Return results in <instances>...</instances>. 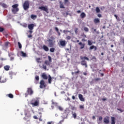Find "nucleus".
<instances>
[{
    "label": "nucleus",
    "mask_w": 124,
    "mask_h": 124,
    "mask_svg": "<svg viewBox=\"0 0 124 124\" xmlns=\"http://www.w3.org/2000/svg\"><path fill=\"white\" fill-rule=\"evenodd\" d=\"M33 28H34V24H31L28 25V29L30 31H32V30H33Z\"/></svg>",
    "instance_id": "13"
},
{
    "label": "nucleus",
    "mask_w": 124,
    "mask_h": 124,
    "mask_svg": "<svg viewBox=\"0 0 124 124\" xmlns=\"http://www.w3.org/2000/svg\"><path fill=\"white\" fill-rule=\"evenodd\" d=\"M7 96H8L10 98H13V97H14V96L12 93L7 94Z\"/></svg>",
    "instance_id": "29"
},
{
    "label": "nucleus",
    "mask_w": 124,
    "mask_h": 124,
    "mask_svg": "<svg viewBox=\"0 0 124 124\" xmlns=\"http://www.w3.org/2000/svg\"><path fill=\"white\" fill-rule=\"evenodd\" d=\"M72 99H73V100H74L75 99V96L73 95V96H72Z\"/></svg>",
    "instance_id": "63"
},
{
    "label": "nucleus",
    "mask_w": 124,
    "mask_h": 124,
    "mask_svg": "<svg viewBox=\"0 0 124 124\" xmlns=\"http://www.w3.org/2000/svg\"><path fill=\"white\" fill-rule=\"evenodd\" d=\"M66 39H67V40H70V39H71V37H70V36H67Z\"/></svg>",
    "instance_id": "45"
},
{
    "label": "nucleus",
    "mask_w": 124,
    "mask_h": 124,
    "mask_svg": "<svg viewBox=\"0 0 124 124\" xmlns=\"http://www.w3.org/2000/svg\"><path fill=\"white\" fill-rule=\"evenodd\" d=\"M80 17L81 18V19H84V18L86 17V14H85L84 12L82 13L80 15Z\"/></svg>",
    "instance_id": "20"
},
{
    "label": "nucleus",
    "mask_w": 124,
    "mask_h": 124,
    "mask_svg": "<svg viewBox=\"0 0 124 124\" xmlns=\"http://www.w3.org/2000/svg\"><path fill=\"white\" fill-rule=\"evenodd\" d=\"M1 5L2 6V7H4V8H6V7H7V5L4 3H1Z\"/></svg>",
    "instance_id": "34"
},
{
    "label": "nucleus",
    "mask_w": 124,
    "mask_h": 124,
    "mask_svg": "<svg viewBox=\"0 0 124 124\" xmlns=\"http://www.w3.org/2000/svg\"><path fill=\"white\" fill-rule=\"evenodd\" d=\"M101 79L100 78H96L94 79L95 82H97V81H100Z\"/></svg>",
    "instance_id": "43"
},
{
    "label": "nucleus",
    "mask_w": 124,
    "mask_h": 124,
    "mask_svg": "<svg viewBox=\"0 0 124 124\" xmlns=\"http://www.w3.org/2000/svg\"><path fill=\"white\" fill-rule=\"evenodd\" d=\"M19 6V4H15L14 5H13L12 6V7L13 8L12 9V12H13L14 14H16V12H18L19 11V9L18 8Z\"/></svg>",
    "instance_id": "2"
},
{
    "label": "nucleus",
    "mask_w": 124,
    "mask_h": 124,
    "mask_svg": "<svg viewBox=\"0 0 124 124\" xmlns=\"http://www.w3.org/2000/svg\"><path fill=\"white\" fill-rule=\"evenodd\" d=\"M58 109H59V110H60V111H63V108H62V107L61 106H58Z\"/></svg>",
    "instance_id": "38"
},
{
    "label": "nucleus",
    "mask_w": 124,
    "mask_h": 124,
    "mask_svg": "<svg viewBox=\"0 0 124 124\" xmlns=\"http://www.w3.org/2000/svg\"><path fill=\"white\" fill-rule=\"evenodd\" d=\"M40 60H41L40 58H37L36 62H39V61H40Z\"/></svg>",
    "instance_id": "58"
},
{
    "label": "nucleus",
    "mask_w": 124,
    "mask_h": 124,
    "mask_svg": "<svg viewBox=\"0 0 124 124\" xmlns=\"http://www.w3.org/2000/svg\"><path fill=\"white\" fill-rule=\"evenodd\" d=\"M39 9H41L42 11H45L46 13H49V11L48 9V7L47 6H40L39 7Z\"/></svg>",
    "instance_id": "5"
},
{
    "label": "nucleus",
    "mask_w": 124,
    "mask_h": 124,
    "mask_svg": "<svg viewBox=\"0 0 124 124\" xmlns=\"http://www.w3.org/2000/svg\"><path fill=\"white\" fill-rule=\"evenodd\" d=\"M48 62H52V57H51L50 56H48Z\"/></svg>",
    "instance_id": "39"
},
{
    "label": "nucleus",
    "mask_w": 124,
    "mask_h": 124,
    "mask_svg": "<svg viewBox=\"0 0 124 124\" xmlns=\"http://www.w3.org/2000/svg\"><path fill=\"white\" fill-rule=\"evenodd\" d=\"M28 32L30 33V34H31L32 33V30H30Z\"/></svg>",
    "instance_id": "61"
},
{
    "label": "nucleus",
    "mask_w": 124,
    "mask_h": 124,
    "mask_svg": "<svg viewBox=\"0 0 124 124\" xmlns=\"http://www.w3.org/2000/svg\"><path fill=\"white\" fill-rule=\"evenodd\" d=\"M117 110H118V111H120V112H121V113H123V112H124V110H123V109H121V108H117Z\"/></svg>",
    "instance_id": "49"
},
{
    "label": "nucleus",
    "mask_w": 124,
    "mask_h": 124,
    "mask_svg": "<svg viewBox=\"0 0 124 124\" xmlns=\"http://www.w3.org/2000/svg\"><path fill=\"white\" fill-rule=\"evenodd\" d=\"M35 79H36L37 81H39V77L38 76H35Z\"/></svg>",
    "instance_id": "46"
},
{
    "label": "nucleus",
    "mask_w": 124,
    "mask_h": 124,
    "mask_svg": "<svg viewBox=\"0 0 124 124\" xmlns=\"http://www.w3.org/2000/svg\"><path fill=\"white\" fill-rule=\"evenodd\" d=\"M39 104V102H38V101L36 100L34 103H32V107H34L35 106H38Z\"/></svg>",
    "instance_id": "14"
},
{
    "label": "nucleus",
    "mask_w": 124,
    "mask_h": 124,
    "mask_svg": "<svg viewBox=\"0 0 124 124\" xmlns=\"http://www.w3.org/2000/svg\"><path fill=\"white\" fill-rule=\"evenodd\" d=\"M43 68L45 69V70H46V69H47V67L45 65H43Z\"/></svg>",
    "instance_id": "47"
},
{
    "label": "nucleus",
    "mask_w": 124,
    "mask_h": 124,
    "mask_svg": "<svg viewBox=\"0 0 124 124\" xmlns=\"http://www.w3.org/2000/svg\"><path fill=\"white\" fill-rule=\"evenodd\" d=\"M52 104L53 105H55V106H58V104L55 102H52Z\"/></svg>",
    "instance_id": "48"
},
{
    "label": "nucleus",
    "mask_w": 124,
    "mask_h": 124,
    "mask_svg": "<svg viewBox=\"0 0 124 124\" xmlns=\"http://www.w3.org/2000/svg\"><path fill=\"white\" fill-rule=\"evenodd\" d=\"M96 11L97 13H99V12H100V9H99V8L98 7H97L96 8Z\"/></svg>",
    "instance_id": "40"
},
{
    "label": "nucleus",
    "mask_w": 124,
    "mask_h": 124,
    "mask_svg": "<svg viewBox=\"0 0 124 124\" xmlns=\"http://www.w3.org/2000/svg\"><path fill=\"white\" fill-rule=\"evenodd\" d=\"M79 108H80V109H84V105H80L79 106Z\"/></svg>",
    "instance_id": "50"
},
{
    "label": "nucleus",
    "mask_w": 124,
    "mask_h": 124,
    "mask_svg": "<svg viewBox=\"0 0 124 124\" xmlns=\"http://www.w3.org/2000/svg\"><path fill=\"white\" fill-rule=\"evenodd\" d=\"M9 75H10V76H13L14 75H16V74L13 72V71L9 72Z\"/></svg>",
    "instance_id": "27"
},
{
    "label": "nucleus",
    "mask_w": 124,
    "mask_h": 124,
    "mask_svg": "<svg viewBox=\"0 0 124 124\" xmlns=\"http://www.w3.org/2000/svg\"><path fill=\"white\" fill-rule=\"evenodd\" d=\"M81 41L82 42H86V41H87V40L85 39V38H83V39H82Z\"/></svg>",
    "instance_id": "54"
},
{
    "label": "nucleus",
    "mask_w": 124,
    "mask_h": 124,
    "mask_svg": "<svg viewBox=\"0 0 124 124\" xmlns=\"http://www.w3.org/2000/svg\"><path fill=\"white\" fill-rule=\"evenodd\" d=\"M5 46H8V43H7V42L5 43Z\"/></svg>",
    "instance_id": "64"
},
{
    "label": "nucleus",
    "mask_w": 124,
    "mask_h": 124,
    "mask_svg": "<svg viewBox=\"0 0 124 124\" xmlns=\"http://www.w3.org/2000/svg\"><path fill=\"white\" fill-rule=\"evenodd\" d=\"M36 101V100L34 99H32L31 101H30V104L31 105H32V103H34V102H35V101Z\"/></svg>",
    "instance_id": "36"
},
{
    "label": "nucleus",
    "mask_w": 124,
    "mask_h": 124,
    "mask_svg": "<svg viewBox=\"0 0 124 124\" xmlns=\"http://www.w3.org/2000/svg\"><path fill=\"white\" fill-rule=\"evenodd\" d=\"M37 17V16H36V15H31V18L33 19V20H35V19H36Z\"/></svg>",
    "instance_id": "28"
},
{
    "label": "nucleus",
    "mask_w": 124,
    "mask_h": 124,
    "mask_svg": "<svg viewBox=\"0 0 124 124\" xmlns=\"http://www.w3.org/2000/svg\"><path fill=\"white\" fill-rule=\"evenodd\" d=\"M21 54L22 57H27V54H26V53H24V51H21Z\"/></svg>",
    "instance_id": "35"
},
{
    "label": "nucleus",
    "mask_w": 124,
    "mask_h": 124,
    "mask_svg": "<svg viewBox=\"0 0 124 124\" xmlns=\"http://www.w3.org/2000/svg\"><path fill=\"white\" fill-rule=\"evenodd\" d=\"M81 60H82V61L80 63L81 65L84 66L85 67L87 68L88 67V65L87 64V62L86 61L83 60H86V61H89V58L87 57H80Z\"/></svg>",
    "instance_id": "1"
},
{
    "label": "nucleus",
    "mask_w": 124,
    "mask_h": 124,
    "mask_svg": "<svg viewBox=\"0 0 124 124\" xmlns=\"http://www.w3.org/2000/svg\"><path fill=\"white\" fill-rule=\"evenodd\" d=\"M42 77L43 78V79H44V80H47V79H48V77H47V75L45 73H43Z\"/></svg>",
    "instance_id": "15"
},
{
    "label": "nucleus",
    "mask_w": 124,
    "mask_h": 124,
    "mask_svg": "<svg viewBox=\"0 0 124 124\" xmlns=\"http://www.w3.org/2000/svg\"><path fill=\"white\" fill-rule=\"evenodd\" d=\"M60 44L62 47H65L66 45V42H65V40H60Z\"/></svg>",
    "instance_id": "9"
},
{
    "label": "nucleus",
    "mask_w": 124,
    "mask_h": 124,
    "mask_svg": "<svg viewBox=\"0 0 124 124\" xmlns=\"http://www.w3.org/2000/svg\"><path fill=\"white\" fill-rule=\"evenodd\" d=\"M23 8L24 10H27L30 8V3H29V1H25L23 5Z\"/></svg>",
    "instance_id": "3"
},
{
    "label": "nucleus",
    "mask_w": 124,
    "mask_h": 124,
    "mask_svg": "<svg viewBox=\"0 0 124 124\" xmlns=\"http://www.w3.org/2000/svg\"><path fill=\"white\" fill-rule=\"evenodd\" d=\"M84 31H85L88 32V31H89V28H88V27H85L84 28Z\"/></svg>",
    "instance_id": "44"
},
{
    "label": "nucleus",
    "mask_w": 124,
    "mask_h": 124,
    "mask_svg": "<svg viewBox=\"0 0 124 124\" xmlns=\"http://www.w3.org/2000/svg\"><path fill=\"white\" fill-rule=\"evenodd\" d=\"M98 17H99V18H101V17H102V16H101V14H99L97 15Z\"/></svg>",
    "instance_id": "59"
},
{
    "label": "nucleus",
    "mask_w": 124,
    "mask_h": 124,
    "mask_svg": "<svg viewBox=\"0 0 124 124\" xmlns=\"http://www.w3.org/2000/svg\"><path fill=\"white\" fill-rule=\"evenodd\" d=\"M48 42H49V47H54V44L55 43V41H53V40L48 39L47 40Z\"/></svg>",
    "instance_id": "6"
},
{
    "label": "nucleus",
    "mask_w": 124,
    "mask_h": 124,
    "mask_svg": "<svg viewBox=\"0 0 124 124\" xmlns=\"http://www.w3.org/2000/svg\"><path fill=\"white\" fill-rule=\"evenodd\" d=\"M4 31V29H3L1 27H0V32H2V31Z\"/></svg>",
    "instance_id": "51"
},
{
    "label": "nucleus",
    "mask_w": 124,
    "mask_h": 124,
    "mask_svg": "<svg viewBox=\"0 0 124 124\" xmlns=\"http://www.w3.org/2000/svg\"><path fill=\"white\" fill-rule=\"evenodd\" d=\"M10 68V66H9V65H6L4 67V69H5L6 71H8Z\"/></svg>",
    "instance_id": "24"
},
{
    "label": "nucleus",
    "mask_w": 124,
    "mask_h": 124,
    "mask_svg": "<svg viewBox=\"0 0 124 124\" xmlns=\"http://www.w3.org/2000/svg\"><path fill=\"white\" fill-rule=\"evenodd\" d=\"M55 30L57 31V32H59V28H58L57 27H55Z\"/></svg>",
    "instance_id": "55"
},
{
    "label": "nucleus",
    "mask_w": 124,
    "mask_h": 124,
    "mask_svg": "<svg viewBox=\"0 0 124 124\" xmlns=\"http://www.w3.org/2000/svg\"><path fill=\"white\" fill-rule=\"evenodd\" d=\"M114 17L116 18L117 20H119L120 19L119 17H118V16H117V15H114Z\"/></svg>",
    "instance_id": "56"
},
{
    "label": "nucleus",
    "mask_w": 124,
    "mask_h": 124,
    "mask_svg": "<svg viewBox=\"0 0 124 124\" xmlns=\"http://www.w3.org/2000/svg\"><path fill=\"white\" fill-rule=\"evenodd\" d=\"M94 24H98V23L100 22V20L98 18H95L93 20Z\"/></svg>",
    "instance_id": "21"
},
{
    "label": "nucleus",
    "mask_w": 124,
    "mask_h": 124,
    "mask_svg": "<svg viewBox=\"0 0 124 124\" xmlns=\"http://www.w3.org/2000/svg\"><path fill=\"white\" fill-rule=\"evenodd\" d=\"M38 115H39V118L40 122H42V119H41V117H42V114L41 112H38Z\"/></svg>",
    "instance_id": "25"
},
{
    "label": "nucleus",
    "mask_w": 124,
    "mask_h": 124,
    "mask_svg": "<svg viewBox=\"0 0 124 124\" xmlns=\"http://www.w3.org/2000/svg\"><path fill=\"white\" fill-rule=\"evenodd\" d=\"M49 51L51 53H54L55 52V48L52 47V48H50Z\"/></svg>",
    "instance_id": "37"
},
{
    "label": "nucleus",
    "mask_w": 124,
    "mask_h": 124,
    "mask_svg": "<svg viewBox=\"0 0 124 124\" xmlns=\"http://www.w3.org/2000/svg\"><path fill=\"white\" fill-rule=\"evenodd\" d=\"M47 86L45 81L43 80H41L40 82V89H44V88H46Z\"/></svg>",
    "instance_id": "4"
},
{
    "label": "nucleus",
    "mask_w": 124,
    "mask_h": 124,
    "mask_svg": "<svg viewBox=\"0 0 124 124\" xmlns=\"http://www.w3.org/2000/svg\"><path fill=\"white\" fill-rule=\"evenodd\" d=\"M93 62H97V60L96 59V58H95L94 56H93L91 59Z\"/></svg>",
    "instance_id": "30"
},
{
    "label": "nucleus",
    "mask_w": 124,
    "mask_h": 124,
    "mask_svg": "<svg viewBox=\"0 0 124 124\" xmlns=\"http://www.w3.org/2000/svg\"><path fill=\"white\" fill-rule=\"evenodd\" d=\"M78 98L80 100V101H85V98H84V97H83V95H82L81 94H78Z\"/></svg>",
    "instance_id": "12"
},
{
    "label": "nucleus",
    "mask_w": 124,
    "mask_h": 124,
    "mask_svg": "<svg viewBox=\"0 0 124 124\" xmlns=\"http://www.w3.org/2000/svg\"><path fill=\"white\" fill-rule=\"evenodd\" d=\"M111 124H116V122H115V120H116V119L115 118V117H111Z\"/></svg>",
    "instance_id": "22"
},
{
    "label": "nucleus",
    "mask_w": 124,
    "mask_h": 124,
    "mask_svg": "<svg viewBox=\"0 0 124 124\" xmlns=\"http://www.w3.org/2000/svg\"><path fill=\"white\" fill-rule=\"evenodd\" d=\"M72 115L73 118H74V119H76V118H77V114H76V112H74L73 111H72Z\"/></svg>",
    "instance_id": "23"
},
{
    "label": "nucleus",
    "mask_w": 124,
    "mask_h": 124,
    "mask_svg": "<svg viewBox=\"0 0 124 124\" xmlns=\"http://www.w3.org/2000/svg\"><path fill=\"white\" fill-rule=\"evenodd\" d=\"M102 116H100L99 118L97 119V123L98 124H101V122H102Z\"/></svg>",
    "instance_id": "18"
},
{
    "label": "nucleus",
    "mask_w": 124,
    "mask_h": 124,
    "mask_svg": "<svg viewBox=\"0 0 124 124\" xmlns=\"http://www.w3.org/2000/svg\"><path fill=\"white\" fill-rule=\"evenodd\" d=\"M78 45L80 46V49L82 50V49H84V48H85V46H86V44H85V43H82L80 42L78 43Z\"/></svg>",
    "instance_id": "8"
},
{
    "label": "nucleus",
    "mask_w": 124,
    "mask_h": 124,
    "mask_svg": "<svg viewBox=\"0 0 124 124\" xmlns=\"http://www.w3.org/2000/svg\"><path fill=\"white\" fill-rule=\"evenodd\" d=\"M93 41H91V40H89L88 41V45L89 46H92V45H93Z\"/></svg>",
    "instance_id": "33"
},
{
    "label": "nucleus",
    "mask_w": 124,
    "mask_h": 124,
    "mask_svg": "<svg viewBox=\"0 0 124 124\" xmlns=\"http://www.w3.org/2000/svg\"><path fill=\"white\" fill-rule=\"evenodd\" d=\"M43 48L46 52H48V51H49V48H48L46 45H44Z\"/></svg>",
    "instance_id": "19"
},
{
    "label": "nucleus",
    "mask_w": 124,
    "mask_h": 124,
    "mask_svg": "<svg viewBox=\"0 0 124 124\" xmlns=\"http://www.w3.org/2000/svg\"><path fill=\"white\" fill-rule=\"evenodd\" d=\"M45 64H46V65H50V62L48 60H46L45 61Z\"/></svg>",
    "instance_id": "32"
},
{
    "label": "nucleus",
    "mask_w": 124,
    "mask_h": 124,
    "mask_svg": "<svg viewBox=\"0 0 124 124\" xmlns=\"http://www.w3.org/2000/svg\"><path fill=\"white\" fill-rule=\"evenodd\" d=\"M6 82V78L4 76L0 77V83H5Z\"/></svg>",
    "instance_id": "7"
},
{
    "label": "nucleus",
    "mask_w": 124,
    "mask_h": 124,
    "mask_svg": "<svg viewBox=\"0 0 124 124\" xmlns=\"http://www.w3.org/2000/svg\"><path fill=\"white\" fill-rule=\"evenodd\" d=\"M47 124H54V122L53 121L47 122Z\"/></svg>",
    "instance_id": "57"
},
{
    "label": "nucleus",
    "mask_w": 124,
    "mask_h": 124,
    "mask_svg": "<svg viewBox=\"0 0 124 124\" xmlns=\"http://www.w3.org/2000/svg\"><path fill=\"white\" fill-rule=\"evenodd\" d=\"M64 113H65V114H68V113H69V110L66 109L64 110Z\"/></svg>",
    "instance_id": "42"
},
{
    "label": "nucleus",
    "mask_w": 124,
    "mask_h": 124,
    "mask_svg": "<svg viewBox=\"0 0 124 124\" xmlns=\"http://www.w3.org/2000/svg\"><path fill=\"white\" fill-rule=\"evenodd\" d=\"M27 93H28V94L31 95V94H32V93H33V91H32V89H31V88H28V90H27Z\"/></svg>",
    "instance_id": "11"
},
{
    "label": "nucleus",
    "mask_w": 124,
    "mask_h": 124,
    "mask_svg": "<svg viewBox=\"0 0 124 124\" xmlns=\"http://www.w3.org/2000/svg\"><path fill=\"white\" fill-rule=\"evenodd\" d=\"M51 82H52V77H51V76L49 75V77H48L49 84H51Z\"/></svg>",
    "instance_id": "31"
},
{
    "label": "nucleus",
    "mask_w": 124,
    "mask_h": 124,
    "mask_svg": "<svg viewBox=\"0 0 124 124\" xmlns=\"http://www.w3.org/2000/svg\"><path fill=\"white\" fill-rule=\"evenodd\" d=\"M59 3L60 8H64V6H63L62 2L61 1L59 2Z\"/></svg>",
    "instance_id": "26"
},
{
    "label": "nucleus",
    "mask_w": 124,
    "mask_h": 124,
    "mask_svg": "<svg viewBox=\"0 0 124 124\" xmlns=\"http://www.w3.org/2000/svg\"><path fill=\"white\" fill-rule=\"evenodd\" d=\"M80 73V70H79V69H78V67H76V69H75V74L76 75H77L78 74H79Z\"/></svg>",
    "instance_id": "17"
},
{
    "label": "nucleus",
    "mask_w": 124,
    "mask_h": 124,
    "mask_svg": "<svg viewBox=\"0 0 124 124\" xmlns=\"http://www.w3.org/2000/svg\"><path fill=\"white\" fill-rule=\"evenodd\" d=\"M121 41L122 42V43L124 44V38L121 39Z\"/></svg>",
    "instance_id": "60"
},
{
    "label": "nucleus",
    "mask_w": 124,
    "mask_h": 124,
    "mask_svg": "<svg viewBox=\"0 0 124 124\" xmlns=\"http://www.w3.org/2000/svg\"><path fill=\"white\" fill-rule=\"evenodd\" d=\"M50 38L51 39H52V40H55V37H54L53 36H51Z\"/></svg>",
    "instance_id": "62"
},
{
    "label": "nucleus",
    "mask_w": 124,
    "mask_h": 124,
    "mask_svg": "<svg viewBox=\"0 0 124 124\" xmlns=\"http://www.w3.org/2000/svg\"><path fill=\"white\" fill-rule=\"evenodd\" d=\"M75 33H78V28H76L75 29Z\"/></svg>",
    "instance_id": "53"
},
{
    "label": "nucleus",
    "mask_w": 124,
    "mask_h": 124,
    "mask_svg": "<svg viewBox=\"0 0 124 124\" xmlns=\"http://www.w3.org/2000/svg\"><path fill=\"white\" fill-rule=\"evenodd\" d=\"M18 47H19V49H21L22 48V44H21V43L18 42Z\"/></svg>",
    "instance_id": "41"
},
{
    "label": "nucleus",
    "mask_w": 124,
    "mask_h": 124,
    "mask_svg": "<svg viewBox=\"0 0 124 124\" xmlns=\"http://www.w3.org/2000/svg\"><path fill=\"white\" fill-rule=\"evenodd\" d=\"M93 49H94V51H96V49H97V47L94 46H91L89 50H93Z\"/></svg>",
    "instance_id": "16"
},
{
    "label": "nucleus",
    "mask_w": 124,
    "mask_h": 124,
    "mask_svg": "<svg viewBox=\"0 0 124 124\" xmlns=\"http://www.w3.org/2000/svg\"><path fill=\"white\" fill-rule=\"evenodd\" d=\"M104 123H105V124H109V116H106L104 118Z\"/></svg>",
    "instance_id": "10"
},
{
    "label": "nucleus",
    "mask_w": 124,
    "mask_h": 124,
    "mask_svg": "<svg viewBox=\"0 0 124 124\" xmlns=\"http://www.w3.org/2000/svg\"><path fill=\"white\" fill-rule=\"evenodd\" d=\"M33 119H35V120H38V117H37V116L35 115L33 117Z\"/></svg>",
    "instance_id": "52"
}]
</instances>
